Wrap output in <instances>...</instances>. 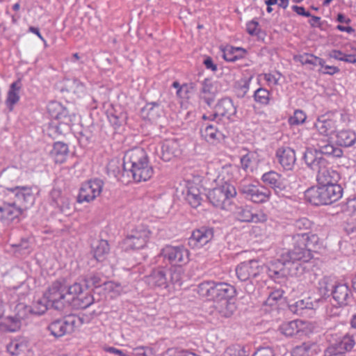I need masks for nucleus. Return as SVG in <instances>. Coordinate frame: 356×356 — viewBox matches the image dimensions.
Instances as JSON below:
<instances>
[{
    "label": "nucleus",
    "instance_id": "nucleus-2",
    "mask_svg": "<svg viewBox=\"0 0 356 356\" xmlns=\"http://www.w3.org/2000/svg\"><path fill=\"white\" fill-rule=\"evenodd\" d=\"M123 169L128 176L130 173L136 182L146 181L154 174V170L149 164L146 152L140 147L126 152L123 159Z\"/></svg>",
    "mask_w": 356,
    "mask_h": 356
},
{
    "label": "nucleus",
    "instance_id": "nucleus-38",
    "mask_svg": "<svg viewBox=\"0 0 356 356\" xmlns=\"http://www.w3.org/2000/svg\"><path fill=\"white\" fill-rule=\"evenodd\" d=\"M76 118L74 113H70L69 111L65 108V113H62V115L58 118V121L63 127V131L69 133L71 129V126L74 124L76 121Z\"/></svg>",
    "mask_w": 356,
    "mask_h": 356
},
{
    "label": "nucleus",
    "instance_id": "nucleus-5",
    "mask_svg": "<svg viewBox=\"0 0 356 356\" xmlns=\"http://www.w3.org/2000/svg\"><path fill=\"white\" fill-rule=\"evenodd\" d=\"M342 195L343 188L339 184L316 185L305 192V200L315 206L331 204Z\"/></svg>",
    "mask_w": 356,
    "mask_h": 356
},
{
    "label": "nucleus",
    "instance_id": "nucleus-18",
    "mask_svg": "<svg viewBox=\"0 0 356 356\" xmlns=\"http://www.w3.org/2000/svg\"><path fill=\"white\" fill-rule=\"evenodd\" d=\"M213 236V228L202 227L192 232L188 245L191 248H200L210 241Z\"/></svg>",
    "mask_w": 356,
    "mask_h": 356
},
{
    "label": "nucleus",
    "instance_id": "nucleus-3",
    "mask_svg": "<svg viewBox=\"0 0 356 356\" xmlns=\"http://www.w3.org/2000/svg\"><path fill=\"white\" fill-rule=\"evenodd\" d=\"M15 194V200L13 203H3L1 206V218L8 221H13L23 212L30 208L35 202V195L31 187L17 186L14 188H8Z\"/></svg>",
    "mask_w": 356,
    "mask_h": 356
},
{
    "label": "nucleus",
    "instance_id": "nucleus-60",
    "mask_svg": "<svg viewBox=\"0 0 356 356\" xmlns=\"http://www.w3.org/2000/svg\"><path fill=\"white\" fill-rule=\"evenodd\" d=\"M234 54L235 52L232 49V47H229V49L223 51V58L227 61L234 62L239 58V56L238 55H235Z\"/></svg>",
    "mask_w": 356,
    "mask_h": 356
},
{
    "label": "nucleus",
    "instance_id": "nucleus-52",
    "mask_svg": "<svg viewBox=\"0 0 356 356\" xmlns=\"http://www.w3.org/2000/svg\"><path fill=\"white\" fill-rule=\"evenodd\" d=\"M54 207L58 208L59 211L63 213L69 214L70 211V200L65 196H62L60 200H58V203H56Z\"/></svg>",
    "mask_w": 356,
    "mask_h": 356
},
{
    "label": "nucleus",
    "instance_id": "nucleus-58",
    "mask_svg": "<svg viewBox=\"0 0 356 356\" xmlns=\"http://www.w3.org/2000/svg\"><path fill=\"white\" fill-rule=\"evenodd\" d=\"M252 356H275V353L270 347H260L257 348Z\"/></svg>",
    "mask_w": 356,
    "mask_h": 356
},
{
    "label": "nucleus",
    "instance_id": "nucleus-19",
    "mask_svg": "<svg viewBox=\"0 0 356 356\" xmlns=\"http://www.w3.org/2000/svg\"><path fill=\"white\" fill-rule=\"evenodd\" d=\"M235 293L236 289L233 286L225 282H215L211 291V300L215 303L230 300Z\"/></svg>",
    "mask_w": 356,
    "mask_h": 356
},
{
    "label": "nucleus",
    "instance_id": "nucleus-56",
    "mask_svg": "<svg viewBox=\"0 0 356 356\" xmlns=\"http://www.w3.org/2000/svg\"><path fill=\"white\" fill-rule=\"evenodd\" d=\"M283 293L284 292L282 290H275L272 291L266 299V304L268 305L273 306L277 300L282 298Z\"/></svg>",
    "mask_w": 356,
    "mask_h": 356
},
{
    "label": "nucleus",
    "instance_id": "nucleus-31",
    "mask_svg": "<svg viewBox=\"0 0 356 356\" xmlns=\"http://www.w3.org/2000/svg\"><path fill=\"white\" fill-rule=\"evenodd\" d=\"M107 117L110 123L115 127H118L126 123L127 113L123 112L120 108L118 110L112 108L107 111Z\"/></svg>",
    "mask_w": 356,
    "mask_h": 356
},
{
    "label": "nucleus",
    "instance_id": "nucleus-22",
    "mask_svg": "<svg viewBox=\"0 0 356 356\" xmlns=\"http://www.w3.org/2000/svg\"><path fill=\"white\" fill-rule=\"evenodd\" d=\"M156 153L163 161H170L179 154L178 143L174 140H165Z\"/></svg>",
    "mask_w": 356,
    "mask_h": 356
},
{
    "label": "nucleus",
    "instance_id": "nucleus-15",
    "mask_svg": "<svg viewBox=\"0 0 356 356\" xmlns=\"http://www.w3.org/2000/svg\"><path fill=\"white\" fill-rule=\"evenodd\" d=\"M314 152L316 157L325 159L323 155L330 159L340 158L343 155V150L339 147L334 146L327 140H318L315 145L314 149H307Z\"/></svg>",
    "mask_w": 356,
    "mask_h": 356
},
{
    "label": "nucleus",
    "instance_id": "nucleus-63",
    "mask_svg": "<svg viewBox=\"0 0 356 356\" xmlns=\"http://www.w3.org/2000/svg\"><path fill=\"white\" fill-rule=\"evenodd\" d=\"M265 3L267 6L277 4L280 8L286 9L289 6V0H266Z\"/></svg>",
    "mask_w": 356,
    "mask_h": 356
},
{
    "label": "nucleus",
    "instance_id": "nucleus-40",
    "mask_svg": "<svg viewBox=\"0 0 356 356\" xmlns=\"http://www.w3.org/2000/svg\"><path fill=\"white\" fill-rule=\"evenodd\" d=\"M44 131L53 139L67 134L66 131H63V127L57 120H51L44 129Z\"/></svg>",
    "mask_w": 356,
    "mask_h": 356
},
{
    "label": "nucleus",
    "instance_id": "nucleus-25",
    "mask_svg": "<svg viewBox=\"0 0 356 356\" xmlns=\"http://www.w3.org/2000/svg\"><path fill=\"white\" fill-rule=\"evenodd\" d=\"M355 345L354 337L350 334H346L335 339L330 346L333 347L335 351L343 354L345 351H350Z\"/></svg>",
    "mask_w": 356,
    "mask_h": 356
},
{
    "label": "nucleus",
    "instance_id": "nucleus-57",
    "mask_svg": "<svg viewBox=\"0 0 356 356\" xmlns=\"http://www.w3.org/2000/svg\"><path fill=\"white\" fill-rule=\"evenodd\" d=\"M134 354L137 356H153L152 348L149 347L140 346L134 348Z\"/></svg>",
    "mask_w": 356,
    "mask_h": 356
},
{
    "label": "nucleus",
    "instance_id": "nucleus-35",
    "mask_svg": "<svg viewBox=\"0 0 356 356\" xmlns=\"http://www.w3.org/2000/svg\"><path fill=\"white\" fill-rule=\"evenodd\" d=\"M337 143L340 146L350 147L356 141V134L349 130H342L337 134Z\"/></svg>",
    "mask_w": 356,
    "mask_h": 356
},
{
    "label": "nucleus",
    "instance_id": "nucleus-17",
    "mask_svg": "<svg viewBox=\"0 0 356 356\" xmlns=\"http://www.w3.org/2000/svg\"><path fill=\"white\" fill-rule=\"evenodd\" d=\"M216 111L210 114L211 118H218L220 120V117L226 118L227 120L233 121V118L236 114V106L233 101L229 97H225L220 99L215 106Z\"/></svg>",
    "mask_w": 356,
    "mask_h": 356
},
{
    "label": "nucleus",
    "instance_id": "nucleus-37",
    "mask_svg": "<svg viewBox=\"0 0 356 356\" xmlns=\"http://www.w3.org/2000/svg\"><path fill=\"white\" fill-rule=\"evenodd\" d=\"M202 136L204 137L205 140L210 143H215L216 142L220 141L223 136L218 129L215 127L213 124L207 126L202 133Z\"/></svg>",
    "mask_w": 356,
    "mask_h": 356
},
{
    "label": "nucleus",
    "instance_id": "nucleus-43",
    "mask_svg": "<svg viewBox=\"0 0 356 356\" xmlns=\"http://www.w3.org/2000/svg\"><path fill=\"white\" fill-rule=\"evenodd\" d=\"M26 348V344L20 339L13 340L8 346V352L13 356L18 355Z\"/></svg>",
    "mask_w": 356,
    "mask_h": 356
},
{
    "label": "nucleus",
    "instance_id": "nucleus-26",
    "mask_svg": "<svg viewBox=\"0 0 356 356\" xmlns=\"http://www.w3.org/2000/svg\"><path fill=\"white\" fill-rule=\"evenodd\" d=\"M314 126L320 134L326 136L334 133L337 129L335 121L325 115L318 117Z\"/></svg>",
    "mask_w": 356,
    "mask_h": 356
},
{
    "label": "nucleus",
    "instance_id": "nucleus-13",
    "mask_svg": "<svg viewBox=\"0 0 356 356\" xmlns=\"http://www.w3.org/2000/svg\"><path fill=\"white\" fill-rule=\"evenodd\" d=\"M103 185V181L99 179H91L83 184L77 197V201L80 203L92 201L100 195Z\"/></svg>",
    "mask_w": 356,
    "mask_h": 356
},
{
    "label": "nucleus",
    "instance_id": "nucleus-41",
    "mask_svg": "<svg viewBox=\"0 0 356 356\" xmlns=\"http://www.w3.org/2000/svg\"><path fill=\"white\" fill-rule=\"evenodd\" d=\"M186 200L193 208H197L200 206L202 201V197L199 189L194 186L188 188Z\"/></svg>",
    "mask_w": 356,
    "mask_h": 356
},
{
    "label": "nucleus",
    "instance_id": "nucleus-9",
    "mask_svg": "<svg viewBox=\"0 0 356 356\" xmlns=\"http://www.w3.org/2000/svg\"><path fill=\"white\" fill-rule=\"evenodd\" d=\"M83 324L81 318L72 314L52 321L48 325V330L56 338L73 332L76 327Z\"/></svg>",
    "mask_w": 356,
    "mask_h": 356
},
{
    "label": "nucleus",
    "instance_id": "nucleus-45",
    "mask_svg": "<svg viewBox=\"0 0 356 356\" xmlns=\"http://www.w3.org/2000/svg\"><path fill=\"white\" fill-rule=\"evenodd\" d=\"M51 307L49 303L47 301V300L43 297V299L38 300L31 307V314L34 315L40 316L44 314L49 307Z\"/></svg>",
    "mask_w": 356,
    "mask_h": 356
},
{
    "label": "nucleus",
    "instance_id": "nucleus-54",
    "mask_svg": "<svg viewBox=\"0 0 356 356\" xmlns=\"http://www.w3.org/2000/svg\"><path fill=\"white\" fill-rule=\"evenodd\" d=\"M83 293V287L80 283L75 282L72 285L67 286L66 290V296H79Z\"/></svg>",
    "mask_w": 356,
    "mask_h": 356
},
{
    "label": "nucleus",
    "instance_id": "nucleus-59",
    "mask_svg": "<svg viewBox=\"0 0 356 356\" xmlns=\"http://www.w3.org/2000/svg\"><path fill=\"white\" fill-rule=\"evenodd\" d=\"M316 56L313 54H306L300 57V61L302 65H312L315 66Z\"/></svg>",
    "mask_w": 356,
    "mask_h": 356
},
{
    "label": "nucleus",
    "instance_id": "nucleus-34",
    "mask_svg": "<svg viewBox=\"0 0 356 356\" xmlns=\"http://www.w3.org/2000/svg\"><path fill=\"white\" fill-rule=\"evenodd\" d=\"M70 305L75 309H86L94 302V298L90 294L81 293V296H74L70 298Z\"/></svg>",
    "mask_w": 356,
    "mask_h": 356
},
{
    "label": "nucleus",
    "instance_id": "nucleus-44",
    "mask_svg": "<svg viewBox=\"0 0 356 356\" xmlns=\"http://www.w3.org/2000/svg\"><path fill=\"white\" fill-rule=\"evenodd\" d=\"M47 111L52 120H58L62 113H65V108L58 102H51L47 106Z\"/></svg>",
    "mask_w": 356,
    "mask_h": 356
},
{
    "label": "nucleus",
    "instance_id": "nucleus-14",
    "mask_svg": "<svg viewBox=\"0 0 356 356\" xmlns=\"http://www.w3.org/2000/svg\"><path fill=\"white\" fill-rule=\"evenodd\" d=\"M262 181L270 187L278 195H284V192L288 188V181L280 174L270 170L264 173L261 177Z\"/></svg>",
    "mask_w": 356,
    "mask_h": 356
},
{
    "label": "nucleus",
    "instance_id": "nucleus-46",
    "mask_svg": "<svg viewBox=\"0 0 356 356\" xmlns=\"http://www.w3.org/2000/svg\"><path fill=\"white\" fill-rule=\"evenodd\" d=\"M213 282H204L200 284L197 286V293L202 297H205L209 300L211 298V291H213Z\"/></svg>",
    "mask_w": 356,
    "mask_h": 356
},
{
    "label": "nucleus",
    "instance_id": "nucleus-16",
    "mask_svg": "<svg viewBox=\"0 0 356 356\" xmlns=\"http://www.w3.org/2000/svg\"><path fill=\"white\" fill-rule=\"evenodd\" d=\"M168 268L158 267L145 277V282L151 288H167L168 286Z\"/></svg>",
    "mask_w": 356,
    "mask_h": 356
},
{
    "label": "nucleus",
    "instance_id": "nucleus-33",
    "mask_svg": "<svg viewBox=\"0 0 356 356\" xmlns=\"http://www.w3.org/2000/svg\"><path fill=\"white\" fill-rule=\"evenodd\" d=\"M216 312L222 318L231 317L236 309L234 303L230 300L216 303L214 305Z\"/></svg>",
    "mask_w": 356,
    "mask_h": 356
},
{
    "label": "nucleus",
    "instance_id": "nucleus-8",
    "mask_svg": "<svg viewBox=\"0 0 356 356\" xmlns=\"http://www.w3.org/2000/svg\"><path fill=\"white\" fill-rule=\"evenodd\" d=\"M150 231L143 225L132 229L122 242L125 251L140 250L145 248L149 238Z\"/></svg>",
    "mask_w": 356,
    "mask_h": 356
},
{
    "label": "nucleus",
    "instance_id": "nucleus-36",
    "mask_svg": "<svg viewBox=\"0 0 356 356\" xmlns=\"http://www.w3.org/2000/svg\"><path fill=\"white\" fill-rule=\"evenodd\" d=\"M289 309L297 315H303L307 309H313L314 304L309 298L299 300L295 303L289 305Z\"/></svg>",
    "mask_w": 356,
    "mask_h": 356
},
{
    "label": "nucleus",
    "instance_id": "nucleus-7",
    "mask_svg": "<svg viewBox=\"0 0 356 356\" xmlns=\"http://www.w3.org/2000/svg\"><path fill=\"white\" fill-rule=\"evenodd\" d=\"M236 190L234 185L225 182L221 186L211 190L207 195L209 202L216 208L227 209L229 206V199L235 197Z\"/></svg>",
    "mask_w": 356,
    "mask_h": 356
},
{
    "label": "nucleus",
    "instance_id": "nucleus-42",
    "mask_svg": "<svg viewBox=\"0 0 356 356\" xmlns=\"http://www.w3.org/2000/svg\"><path fill=\"white\" fill-rule=\"evenodd\" d=\"M319 291L323 296H329L330 294H332V291H334L335 289L334 284L332 283V280L328 277H323L319 282Z\"/></svg>",
    "mask_w": 356,
    "mask_h": 356
},
{
    "label": "nucleus",
    "instance_id": "nucleus-48",
    "mask_svg": "<svg viewBox=\"0 0 356 356\" xmlns=\"http://www.w3.org/2000/svg\"><path fill=\"white\" fill-rule=\"evenodd\" d=\"M145 108L148 110V114L151 118L160 116L163 110L161 101L147 103Z\"/></svg>",
    "mask_w": 356,
    "mask_h": 356
},
{
    "label": "nucleus",
    "instance_id": "nucleus-49",
    "mask_svg": "<svg viewBox=\"0 0 356 356\" xmlns=\"http://www.w3.org/2000/svg\"><path fill=\"white\" fill-rule=\"evenodd\" d=\"M257 160V154L254 152H248L241 158V164L242 168L247 171L252 168V165Z\"/></svg>",
    "mask_w": 356,
    "mask_h": 356
},
{
    "label": "nucleus",
    "instance_id": "nucleus-30",
    "mask_svg": "<svg viewBox=\"0 0 356 356\" xmlns=\"http://www.w3.org/2000/svg\"><path fill=\"white\" fill-rule=\"evenodd\" d=\"M349 295V288L346 284H337L332 294L334 300L341 306L346 305L348 304Z\"/></svg>",
    "mask_w": 356,
    "mask_h": 356
},
{
    "label": "nucleus",
    "instance_id": "nucleus-27",
    "mask_svg": "<svg viewBox=\"0 0 356 356\" xmlns=\"http://www.w3.org/2000/svg\"><path fill=\"white\" fill-rule=\"evenodd\" d=\"M319 351L317 343L307 341L296 346L292 350L293 356H315Z\"/></svg>",
    "mask_w": 356,
    "mask_h": 356
},
{
    "label": "nucleus",
    "instance_id": "nucleus-10",
    "mask_svg": "<svg viewBox=\"0 0 356 356\" xmlns=\"http://www.w3.org/2000/svg\"><path fill=\"white\" fill-rule=\"evenodd\" d=\"M238 191L244 198L257 204L266 202L271 195L268 188L244 181L240 183Z\"/></svg>",
    "mask_w": 356,
    "mask_h": 356
},
{
    "label": "nucleus",
    "instance_id": "nucleus-61",
    "mask_svg": "<svg viewBox=\"0 0 356 356\" xmlns=\"http://www.w3.org/2000/svg\"><path fill=\"white\" fill-rule=\"evenodd\" d=\"M62 192L59 189L54 188L50 192L51 204L54 207L56 203H58V200H60L62 197Z\"/></svg>",
    "mask_w": 356,
    "mask_h": 356
},
{
    "label": "nucleus",
    "instance_id": "nucleus-50",
    "mask_svg": "<svg viewBox=\"0 0 356 356\" xmlns=\"http://www.w3.org/2000/svg\"><path fill=\"white\" fill-rule=\"evenodd\" d=\"M249 351L241 346H232L227 348L223 356H248Z\"/></svg>",
    "mask_w": 356,
    "mask_h": 356
},
{
    "label": "nucleus",
    "instance_id": "nucleus-6",
    "mask_svg": "<svg viewBox=\"0 0 356 356\" xmlns=\"http://www.w3.org/2000/svg\"><path fill=\"white\" fill-rule=\"evenodd\" d=\"M67 284L65 279L54 282L44 294V298L53 309L62 311L70 305V298L66 299Z\"/></svg>",
    "mask_w": 356,
    "mask_h": 356
},
{
    "label": "nucleus",
    "instance_id": "nucleus-55",
    "mask_svg": "<svg viewBox=\"0 0 356 356\" xmlns=\"http://www.w3.org/2000/svg\"><path fill=\"white\" fill-rule=\"evenodd\" d=\"M311 225V221L306 218L297 220L294 224L295 227L300 231H308Z\"/></svg>",
    "mask_w": 356,
    "mask_h": 356
},
{
    "label": "nucleus",
    "instance_id": "nucleus-1",
    "mask_svg": "<svg viewBox=\"0 0 356 356\" xmlns=\"http://www.w3.org/2000/svg\"><path fill=\"white\" fill-rule=\"evenodd\" d=\"M293 248L282 253L280 257L265 266L268 276L274 280L288 275L299 276L305 267L302 263L312 259V250L318 244V237L310 232L297 233L293 236Z\"/></svg>",
    "mask_w": 356,
    "mask_h": 356
},
{
    "label": "nucleus",
    "instance_id": "nucleus-53",
    "mask_svg": "<svg viewBox=\"0 0 356 356\" xmlns=\"http://www.w3.org/2000/svg\"><path fill=\"white\" fill-rule=\"evenodd\" d=\"M181 280V270L177 268H170L168 273V283L179 284L181 285L180 281Z\"/></svg>",
    "mask_w": 356,
    "mask_h": 356
},
{
    "label": "nucleus",
    "instance_id": "nucleus-64",
    "mask_svg": "<svg viewBox=\"0 0 356 356\" xmlns=\"http://www.w3.org/2000/svg\"><path fill=\"white\" fill-rule=\"evenodd\" d=\"M19 97L18 92L8 91V97H7V103L10 106L16 104L19 101Z\"/></svg>",
    "mask_w": 356,
    "mask_h": 356
},
{
    "label": "nucleus",
    "instance_id": "nucleus-32",
    "mask_svg": "<svg viewBox=\"0 0 356 356\" xmlns=\"http://www.w3.org/2000/svg\"><path fill=\"white\" fill-rule=\"evenodd\" d=\"M302 325L301 321H291L283 323L280 326V331L286 337H292L298 334L301 331L300 326Z\"/></svg>",
    "mask_w": 356,
    "mask_h": 356
},
{
    "label": "nucleus",
    "instance_id": "nucleus-24",
    "mask_svg": "<svg viewBox=\"0 0 356 356\" xmlns=\"http://www.w3.org/2000/svg\"><path fill=\"white\" fill-rule=\"evenodd\" d=\"M216 96V90L213 82L209 79H205L202 83L200 90V99L203 100L209 106L214 102Z\"/></svg>",
    "mask_w": 356,
    "mask_h": 356
},
{
    "label": "nucleus",
    "instance_id": "nucleus-28",
    "mask_svg": "<svg viewBox=\"0 0 356 356\" xmlns=\"http://www.w3.org/2000/svg\"><path fill=\"white\" fill-rule=\"evenodd\" d=\"M69 154V149L67 144L63 142H56L54 144L53 149L50 152L51 158L56 163H64Z\"/></svg>",
    "mask_w": 356,
    "mask_h": 356
},
{
    "label": "nucleus",
    "instance_id": "nucleus-23",
    "mask_svg": "<svg viewBox=\"0 0 356 356\" xmlns=\"http://www.w3.org/2000/svg\"><path fill=\"white\" fill-rule=\"evenodd\" d=\"M236 217L241 222H264L267 220V215L263 211L253 213L248 207H240L236 211Z\"/></svg>",
    "mask_w": 356,
    "mask_h": 356
},
{
    "label": "nucleus",
    "instance_id": "nucleus-47",
    "mask_svg": "<svg viewBox=\"0 0 356 356\" xmlns=\"http://www.w3.org/2000/svg\"><path fill=\"white\" fill-rule=\"evenodd\" d=\"M254 99L257 103L266 105L269 103L270 92L266 89L260 88L254 92Z\"/></svg>",
    "mask_w": 356,
    "mask_h": 356
},
{
    "label": "nucleus",
    "instance_id": "nucleus-29",
    "mask_svg": "<svg viewBox=\"0 0 356 356\" xmlns=\"http://www.w3.org/2000/svg\"><path fill=\"white\" fill-rule=\"evenodd\" d=\"M110 252V246L106 240L101 239L92 245V252L94 258L99 262L104 261Z\"/></svg>",
    "mask_w": 356,
    "mask_h": 356
},
{
    "label": "nucleus",
    "instance_id": "nucleus-62",
    "mask_svg": "<svg viewBox=\"0 0 356 356\" xmlns=\"http://www.w3.org/2000/svg\"><path fill=\"white\" fill-rule=\"evenodd\" d=\"M259 23L257 21L252 20L247 24V31L250 35H254L258 34Z\"/></svg>",
    "mask_w": 356,
    "mask_h": 356
},
{
    "label": "nucleus",
    "instance_id": "nucleus-21",
    "mask_svg": "<svg viewBox=\"0 0 356 356\" xmlns=\"http://www.w3.org/2000/svg\"><path fill=\"white\" fill-rule=\"evenodd\" d=\"M276 158L278 163L286 170H291L296 163L295 151L289 147H281L276 151Z\"/></svg>",
    "mask_w": 356,
    "mask_h": 356
},
{
    "label": "nucleus",
    "instance_id": "nucleus-51",
    "mask_svg": "<svg viewBox=\"0 0 356 356\" xmlns=\"http://www.w3.org/2000/svg\"><path fill=\"white\" fill-rule=\"evenodd\" d=\"M305 113L301 110L294 111L293 115L289 119V122L291 125H298L303 123L306 120Z\"/></svg>",
    "mask_w": 356,
    "mask_h": 356
},
{
    "label": "nucleus",
    "instance_id": "nucleus-11",
    "mask_svg": "<svg viewBox=\"0 0 356 356\" xmlns=\"http://www.w3.org/2000/svg\"><path fill=\"white\" fill-rule=\"evenodd\" d=\"M265 266L257 260L252 259L239 264L236 269L238 279L241 282H248L259 277L264 272Z\"/></svg>",
    "mask_w": 356,
    "mask_h": 356
},
{
    "label": "nucleus",
    "instance_id": "nucleus-20",
    "mask_svg": "<svg viewBox=\"0 0 356 356\" xmlns=\"http://www.w3.org/2000/svg\"><path fill=\"white\" fill-rule=\"evenodd\" d=\"M31 314H32L31 307L24 303L17 304L15 307L14 316L8 317V321L10 322V330L15 332L19 330L23 321L28 318Z\"/></svg>",
    "mask_w": 356,
    "mask_h": 356
},
{
    "label": "nucleus",
    "instance_id": "nucleus-12",
    "mask_svg": "<svg viewBox=\"0 0 356 356\" xmlns=\"http://www.w3.org/2000/svg\"><path fill=\"white\" fill-rule=\"evenodd\" d=\"M161 255L172 266H181L189 261V252L183 246L167 245L162 249Z\"/></svg>",
    "mask_w": 356,
    "mask_h": 356
},
{
    "label": "nucleus",
    "instance_id": "nucleus-39",
    "mask_svg": "<svg viewBox=\"0 0 356 356\" xmlns=\"http://www.w3.org/2000/svg\"><path fill=\"white\" fill-rule=\"evenodd\" d=\"M81 279L86 289L97 288L103 284L100 275L95 273H88L82 276Z\"/></svg>",
    "mask_w": 356,
    "mask_h": 356
},
{
    "label": "nucleus",
    "instance_id": "nucleus-4",
    "mask_svg": "<svg viewBox=\"0 0 356 356\" xmlns=\"http://www.w3.org/2000/svg\"><path fill=\"white\" fill-rule=\"evenodd\" d=\"M317 155L311 150H305L303 159L306 164L313 170L317 171V185L338 184L340 179L339 173L328 167L326 159L316 157Z\"/></svg>",
    "mask_w": 356,
    "mask_h": 356
}]
</instances>
